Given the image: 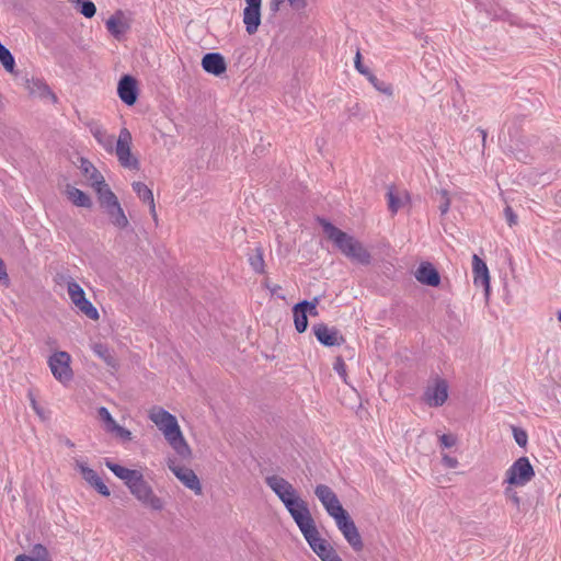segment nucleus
<instances>
[{"label": "nucleus", "mask_w": 561, "mask_h": 561, "mask_svg": "<svg viewBox=\"0 0 561 561\" xmlns=\"http://www.w3.org/2000/svg\"><path fill=\"white\" fill-rule=\"evenodd\" d=\"M131 134L127 128H122L116 141L115 153L122 167L138 170L139 161L131 154Z\"/></svg>", "instance_id": "obj_9"}, {"label": "nucleus", "mask_w": 561, "mask_h": 561, "mask_svg": "<svg viewBox=\"0 0 561 561\" xmlns=\"http://www.w3.org/2000/svg\"><path fill=\"white\" fill-rule=\"evenodd\" d=\"M415 278L423 285L437 287L440 284V276L434 265L430 262H423L414 273Z\"/></svg>", "instance_id": "obj_18"}, {"label": "nucleus", "mask_w": 561, "mask_h": 561, "mask_svg": "<svg viewBox=\"0 0 561 561\" xmlns=\"http://www.w3.org/2000/svg\"><path fill=\"white\" fill-rule=\"evenodd\" d=\"M130 493L145 506L153 511H162L164 507L163 501L153 493L152 488L145 480L141 472L127 485Z\"/></svg>", "instance_id": "obj_5"}, {"label": "nucleus", "mask_w": 561, "mask_h": 561, "mask_svg": "<svg viewBox=\"0 0 561 561\" xmlns=\"http://www.w3.org/2000/svg\"><path fill=\"white\" fill-rule=\"evenodd\" d=\"M25 88L33 96L41 99H51L56 101V95L51 92L49 87L41 79L32 78L26 80Z\"/></svg>", "instance_id": "obj_23"}, {"label": "nucleus", "mask_w": 561, "mask_h": 561, "mask_svg": "<svg viewBox=\"0 0 561 561\" xmlns=\"http://www.w3.org/2000/svg\"><path fill=\"white\" fill-rule=\"evenodd\" d=\"M439 440H440V444L446 447V448H449V447H453L455 444H456V438L455 436L450 435V434H443L440 437H439Z\"/></svg>", "instance_id": "obj_47"}, {"label": "nucleus", "mask_w": 561, "mask_h": 561, "mask_svg": "<svg viewBox=\"0 0 561 561\" xmlns=\"http://www.w3.org/2000/svg\"><path fill=\"white\" fill-rule=\"evenodd\" d=\"M448 398V385L445 380H438L425 392V400L431 407L443 405Z\"/></svg>", "instance_id": "obj_20"}, {"label": "nucleus", "mask_w": 561, "mask_h": 561, "mask_svg": "<svg viewBox=\"0 0 561 561\" xmlns=\"http://www.w3.org/2000/svg\"><path fill=\"white\" fill-rule=\"evenodd\" d=\"M333 519L335 520L336 527L342 533L348 545L355 551L363 550L364 543L362 537L350 514L346 511H344L342 515L340 514Z\"/></svg>", "instance_id": "obj_11"}, {"label": "nucleus", "mask_w": 561, "mask_h": 561, "mask_svg": "<svg viewBox=\"0 0 561 561\" xmlns=\"http://www.w3.org/2000/svg\"><path fill=\"white\" fill-rule=\"evenodd\" d=\"M60 443L64 444L65 446L69 447V448H73L75 447V444L73 442H71L68 437H60Z\"/></svg>", "instance_id": "obj_51"}, {"label": "nucleus", "mask_w": 561, "mask_h": 561, "mask_svg": "<svg viewBox=\"0 0 561 561\" xmlns=\"http://www.w3.org/2000/svg\"><path fill=\"white\" fill-rule=\"evenodd\" d=\"M0 283L4 286H9V284H10L7 267H5L4 261L2 259H0Z\"/></svg>", "instance_id": "obj_45"}, {"label": "nucleus", "mask_w": 561, "mask_h": 561, "mask_svg": "<svg viewBox=\"0 0 561 561\" xmlns=\"http://www.w3.org/2000/svg\"><path fill=\"white\" fill-rule=\"evenodd\" d=\"M248 256V261L252 270L259 274L264 273L265 263L263 250L260 247H256L249 252Z\"/></svg>", "instance_id": "obj_33"}, {"label": "nucleus", "mask_w": 561, "mask_h": 561, "mask_svg": "<svg viewBox=\"0 0 561 561\" xmlns=\"http://www.w3.org/2000/svg\"><path fill=\"white\" fill-rule=\"evenodd\" d=\"M307 306L308 301L304 300L294 307L295 328L299 333L305 332L308 327Z\"/></svg>", "instance_id": "obj_29"}, {"label": "nucleus", "mask_w": 561, "mask_h": 561, "mask_svg": "<svg viewBox=\"0 0 561 561\" xmlns=\"http://www.w3.org/2000/svg\"><path fill=\"white\" fill-rule=\"evenodd\" d=\"M318 222L330 241L339 251L352 262L368 265L371 260L367 249L353 236L342 231L324 218H318Z\"/></svg>", "instance_id": "obj_1"}, {"label": "nucleus", "mask_w": 561, "mask_h": 561, "mask_svg": "<svg viewBox=\"0 0 561 561\" xmlns=\"http://www.w3.org/2000/svg\"><path fill=\"white\" fill-rule=\"evenodd\" d=\"M203 69L211 75H222L227 67L224 57L219 53H208L202 59Z\"/></svg>", "instance_id": "obj_22"}, {"label": "nucleus", "mask_w": 561, "mask_h": 561, "mask_svg": "<svg viewBox=\"0 0 561 561\" xmlns=\"http://www.w3.org/2000/svg\"><path fill=\"white\" fill-rule=\"evenodd\" d=\"M334 369L342 377H344L346 375L345 364H344V362L341 358L336 359V362L334 364Z\"/></svg>", "instance_id": "obj_49"}, {"label": "nucleus", "mask_w": 561, "mask_h": 561, "mask_svg": "<svg viewBox=\"0 0 561 561\" xmlns=\"http://www.w3.org/2000/svg\"><path fill=\"white\" fill-rule=\"evenodd\" d=\"M14 561H33L28 558V556H25V554H20L15 558Z\"/></svg>", "instance_id": "obj_53"}, {"label": "nucleus", "mask_w": 561, "mask_h": 561, "mask_svg": "<svg viewBox=\"0 0 561 561\" xmlns=\"http://www.w3.org/2000/svg\"><path fill=\"white\" fill-rule=\"evenodd\" d=\"M31 553L28 558L33 561H50L48 550L43 545H35Z\"/></svg>", "instance_id": "obj_37"}, {"label": "nucleus", "mask_w": 561, "mask_h": 561, "mask_svg": "<svg viewBox=\"0 0 561 561\" xmlns=\"http://www.w3.org/2000/svg\"><path fill=\"white\" fill-rule=\"evenodd\" d=\"M70 2L77 4L78 11L88 19L96 13V7L91 0H70Z\"/></svg>", "instance_id": "obj_36"}, {"label": "nucleus", "mask_w": 561, "mask_h": 561, "mask_svg": "<svg viewBox=\"0 0 561 561\" xmlns=\"http://www.w3.org/2000/svg\"><path fill=\"white\" fill-rule=\"evenodd\" d=\"M0 62L9 73H14L15 60L11 51L0 42Z\"/></svg>", "instance_id": "obj_34"}, {"label": "nucleus", "mask_w": 561, "mask_h": 561, "mask_svg": "<svg viewBox=\"0 0 561 561\" xmlns=\"http://www.w3.org/2000/svg\"><path fill=\"white\" fill-rule=\"evenodd\" d=\"M31 404H32V408L34 409V411L41 416L42 415V410L37 405V402H36V400L34 398L31 400Z\"/></svg>", "instance_id": "obj_52"}, {"label": "nucleus", "mask_w": 561, "mask_h": 561, "mask_svg": "<svg viewBox=\"0 0 561 561\" xmlns=\"http://www.w3.org/2000/svg\"><path fill=\"white\" fill-rule=\"evenodd\" d=\"M312 329L317 340L324 346H340L345 341L336 328H330L327 324L319 323L313 325Z\"/></svg>", "instance_id": "obj_15"}, {"label": "nucleus", "mask_w": 561, "mask_h": 561, "mask_svg": "<svg viewBox=\"0 0 561 561\" xmlns=\"http://www.w3.org/2000/svg\"><path fill=\"white\" fill-rule=\"evenodd\" d=\"M118 96L127 105H134L137 101L136 80L130 76H124L117 88Z\"/></svg>", "instance_id": "obj_21"}, {"label": "nucleus", "mask_w": 561, "mask_h": 561, "mask_svg": "<svg viewBox=\"0 0 561 561\" xmlns=\"http://www.w3.org/2000/svg\"><path fill=\"white\" fill-rule=\"evenodd\" d=\"M317 305H318V298H314L313 301H308L307 313H309L310 316H317L318 314Z\"/></svg>", "instance_id": "obj_50"}, {"label": "nucleus", "mask_w": 561, "mask_h": 561, "mask_svg": "<svg viewBox=\"0 0 561 561\" xmlns=\"http://www.w3.org/2000/svg\"><path fill=\"white\" fill-rule=\"evenodd\" d=\"M66 194L68 199L78 207L90 208L92 206L90 196L75 186L68 185Z\"/></svg>", "instance_id": "obj_28"}, {"label": "nucleus", "mask_w": 561, "mask_h": 561, "mask_svg": "<svg viewBox=\"0 0 561 561\" xmlns=\"http://www.w3.org/2000/svg\"><path fill=\"white\" fill-rule=\"evenodd\" d=\"M81 169L85 176L91 181V186L104 179L89 160H81Z\"/></svg>", "instance_id": "obj_35"}, {"label": "nucleus", "mask_w": 561, "mask_h": 561, "mask_svg": "<svg viewBox=\"0 0 561 561\" xmlns=\"http://www.w3.org/2000/svg\"><path fill=\"white\" fill-rule=\"evenodd\" d=\"M440 197H442V201H440V205H439V211L442 215H446L448 213L449 206H450V199H449L447 191H442Z\"/></svg>", "instance_id": "obj_42"}, {"label": "nucleus", "mask_w": 561, "mask_h": 561, "mask_svg": "<svg viewBox=\"0 0 561 561\" xmlns=\"http://www.w3.org/2000/svg\"><path fill=\"white\" fill-rule=\"evenodd\" d=\"M93 353L100 357L108 367L116 368L117 360L113 351L103 343H94L92 345Z\"/></svg>", "instance_id": "obj_30"}, {"label": "nucleus", "mask_w": 561, "mask_h": 561, "mask_svg": "<svg viewBox=\"0 0 561 561\" xmlns=\"http://www.w3.org/2000/svg\"><path fill=\"white\" fill-rule=\"evenodd\" d=\"M107 31L117 39H119L130 27L126 14L122 10H117L105 22Z\"/></svg>", "instance_id": "obj_17"}, {"label": "nucleus", "mask_w": 561, "mask_h": 561, "mask_svg": "<svg viewBox=\"0 0 561 561\" xmlns=\"http://www.w3.org/2000/svg\"><path fill=\"white\" fill-rule=\"evenodd\" d=\"M67 291L71 302L80 312L91 320L99 319V311L91 301L85 298L83 288L71 277L67 280Z\"/></svg>", "instance_id": "obj_7"}, {"label": "nucleus", "mask_w": 561, "mask_h": 561, "mask_svg": "<svg viewBox=\"0 0 561 561\" xmlns=\"http://www.w3.org/2000/svg\"><path fill=\"white\" fill-rule=\"evenodd\" d=\"M75 467L76 469L79 470L82 478L91 486H93L100 494H102L103 496H108L111 494L108 488L104 484L99 474L92 468H90L84 461L76 459Z\"/></svg>", "instance_id": "obj_16"}, {"label": "nucleus", "mask_w": 561, "mask_h": 561, "mask_svg": "<svg viewBox=\"0 0 561 561\" xmlns=\"http://www.w3.org/2000/svg\"><path fill=\"white\" fill-rule=\"evenodd\" d=\"M443 463L445 467L454 469L458 466V460L455 457H450L448 455L443 456Z\"/></svg>", "instance_id": "obj_48"}, {"label": "nucleus", "mask_w": 561, "mask_h": 561, "mask_svg": "<svg viewBox=\"0 0 561 561\" xmlns=\"http://www.w3.org/2000/svg\"><path fill=\"white\" fill-rule=\"evenodd\" d=\"M473 284L484 288L485 293L490 289V275L485 262L477 254L472 256Z\"/></svg>", "instance_id": "obj_19"}, {"label": "nucleus", "mask_w": 561, "mask_h": 561, "mask_svg": "<svg viewBox=\"0 0 561 561\" xmlns=\"http://www.w3.org/2000/svg\"><path fill=\"white\" fill-rule=\"evenodd\" d=\"M504 494L510 501H512L515 504V506H519L520 499L517 495V492L514 491L511 485L505 489Z\"/></svg>", "instance_id": "obj_43"}, {"label": "nucleus", "mask_w": 561, "mask_h": 561, "mask_svg": "<svg viewBox=\"0 0 561 561\" xmlns=\"http://www.w3.org/2000/svg\"><path fill=\"white\" fill-rule=\"evenodd\" d=\"M100 419L105 423L106 432H110L117 423L111 415L110 411L105 407H101L98 410Z\"/></svg>", "instance_id": "obj_39"}, {"label": "nucleus", "mask_w": 561, "mask_h": 561, "mask_svg": "<svg viewBox=\"0 0 561 561\" xmlns=\"http://www.w3.org/2000/svg\"><path fill=\"white\" fill-rule=\"evenodd\" d=\"M108 433H113L123 442H129L133 439L131 432L118 424H116Z\"/></svg>", "instance_id": "obj_40"}, {"label": "nucleus", "mask_w": 561, "mask_h": 561, "mask_svg": "<svg viewBox=\"0 0 561 561\" xmlns=\"http://www.w3.org/2000/svg\"><path fill=\"white\" fill-rule=\"evenodd\" d=\"M110 219H111V222L119 228V229H124L128 226L129 221L123 210V208L121 207L119 203H117L115 206L108 208L106 210Z\"/></svg>", "instance_id": "obj_32"}, {"label": "nucleus", "mask_w": 561, "mask_h": 561, "mask_svg": "<svg viewBox=\"0 0 561 561\" xmlns=\"http://www.w3.org/2000/svg\"><path fill=\"white\" fill-rule=\"evenodd\" d=\"M70 363L71 357L65 351L56 352L48 358V366L53 376L62 385L69 383L73 378Z\"/></svg>", "instance_id": "obj_8"}, {"label": "nucleus", "mask_w": 561, "mask_h": 561, "mask_svg": "<svg viewBox=\"0 0 561 561\" xmlns=\"http://www.w3.org/2000/svg\"><path fill=\"white\" fill-rule=\"evenodd\" d=\"M296 524L310 548L322 561H342L332 546L320 536L311 513L296 522Z\"/></svg>", "instance_id": "obj_4"}, {"label": "nucleus", "mask_w": 561, "mask_h": 561, "mask_svg": "<svg viewBox=\"0 0 561 561\" xmlns=\"http://www.w3.org/2000/svg\"><path fill=\"white\" fill-rule=\"evenodd\" d=\"M314 494L332 518H335L340 514L342 515V513L345 511L341 505L336 494L330 486L325 484H319L314 489Z\"/></svg>", "instance_id": "obj_13"}, {"label": "nucleus", "mask_w": 561, "mask_h": 561, "mask_svg": "<svg viewBox=\"0 0 561 561\" xmlns=\"http://www.w3.org/2000/svg\"><path fill=\"white\" fill-rule=\"evenodd\" d=\"M504 215L511 227L517 224V216L510 206L504 209Z\"/></svg>", "instance_id": "obj_46"}, {"label": "nucleus", "mask_w": 561, "mask_h": 561, "mask_svg": "<svg viewBox=\"0 0 561 561\" xmlns=\"http://www.w3.org/2000/svg\"><path fill=\"white\" fill-rule=\"evenodd\" d=\"M388 207L392 214H396L409 199L405 191H397L393 187L388 188Z\"/></svg>", "instance_id": "obj_27"}, {"label": "nucleus", "mask_w": 561, "mask_h": 561, "mask_svg": "<svg viewBox=\"0 0 561 561\" xmlns=\"http://www.w3.org/2000/svg\"><path fill=\"white\" fill-rule=\"evenodd\" d=\"M131 134L127 128H122L116 141L115 153L122 167L138 170L139 161L131 154Z\"/></svg>", "instance_id": "obj_10"}, {"label": "nucleus", "mask_w": 561, "mask_h": 561, "mask_svg": "<svg viewBox=\"0 0 561 561\" xmlns=\"http://www.w3.org/2000/svg\"><path fill=\"white\" fill-rule=\"evenodd\" d=\"M557 318H558V320L561 322V310L558 312Z\"/></svg>", "instance_id": "obj_55"}, {"label": "nucleus", "mask_w": 561, "mask_h": 561, "mask_svg": "<svg viewBox=\"0 0 561 561\" xmlns=\"http://www.w3.org/2000/svg\"><path fill=\"white\" fill-rule=\"evenodd\" d=\"M512 430H513V436H514L516 444L520 447H525L528 442V435H527L526 431H524L523 428L516 427V426H513Z\"/></svg>", "instance_id": "obj_41"}, {"label": "nucleus", "mask_w": 561, "mask_h": 561, "mask_svg": "<svg viewBox=\"0 0 561 561\" xmlns=\"http://www.w3.org/2000/svg\"><path fill=\"white\" fill-rule=\"evenodd\" d=\"M478 133L480 134V136L482 137V141L483 144L485 142V139H486V131L484 129H481L479 128L478 129Z\"/></svg>", "instance_id": "obj_54"}, {"label": "nucleus", "mask_w": 561, "mask_h": 561, "mask_svg": "<svg viewBox=\"0 0 561 561\" xmlns=\"http://www.w3.org/2000/svg\"><path fill=\"white\" fill-rule=\"evenodd\" d=\"M92 187L95 190L99 197V202L105 210L115 206L118 203L117 197L110 190L104 179L100 182H96Z\"/></svg>", "instance_id": "obj_24"}, {"label": "nucleus", "mask_w": 561, "mask_h": 561, "mask_svg": "<svg viewBox=\"0 0 561 561\" xmlns=\"http://www.w3.org/2000/svg\"><path fill=\"white\" fill-rule=\"evenodd\" d=\"M265 483L278 496L295 523L310 513L308 504L299 497L293 484L283 477L267 476Z\"/></svg>", "instance_id": "obj_3"}, {"label": "nucleus", "mask_w": 561, "mask_h": 561, "mask_svg": "<svg viewBox=\"0 0 561 561\" xmlns=\"http://www.w3.org/2000/svg\"><path fill=\"white\" fill-rule=\"evenodd\" d=\"M354 62H355V68L357 69L358 72H360L364 76H367L370 73L368 68L364 67V65L362 64V56H360L359 50H357V53H356Z\"/></svg>", "instance_id": "obj_44"}, {"label": "nucleus", "mask_w": 561, "mask_h": 561, "mask_svg": "<svg viewBox=\"0 0 561 561\" xmlns=\"http://www.w3.org/2000/svg\"><path fill=\"white\" fill-rule=\"evenodd\" d=\"M91 133L96 141L107 151L113 152L114 150V136L107 134L102 126H94L91 128Z\"/></svg>", "instance_id": "obj_31"}, {"label": "nucleus", "mask_w": 561, "mask_h": 561, "mask_svg": "<svg viewBox=\"0 0 561 561\" xmlns=\"http://www.w3.org/2000/svg\"><path fill=\"white\" fill-rule=\"evenodd\" d=\"M105 466L121 480L124 481L126 486L138 476L140 471L125 468L111 460H105Z\"/></svg>", "instance_id": "obj_26"}, {"label": "nucleus", "mask_w": 561, "mask_h": 561, "mask_svg": "<svg viewBox=\"0 0 561 561\" xmlns=\"http://www.w3.org/2000/svg\"><path fill=\"white\" fill-rule=\"evenodd\" d=\"M149 419L161 431L165 440L182 459L191 458L192 450L174 415L162 408L154 407L149 411Z\"/></svg>", "instance_id": "obj_2"}, {"label": "nucleus", "mask_w": 561, "mask_h": 561, "mask_svg": "<svg viewBox=\"0 0 561 561\" xmlns=\"http://www.w3.org/2000/svg\"><path fill=\"white\" fill-rule=\"evenodd\" d=\"M535 470L527 457L515 460L505 472L504 483L511 486H524L533 480Z\"/></svg>", "instance_id": "obj_6"}, {"label": "nucleus", "mask_w": 561, "mask_h": 561, "mask_svg": "<svg viewBox=\"0 0 561 561\" xmlns=\"http://www.w3.org/2000/svg\"><path fill=\"white\" fill-rule=\"evenodd\" d=\"M133 190L137 194V196L144 202L149 204L150 206V214L153 218V220L158 221V215L156 211V205H154V198L152 191L142 182H134L133 183Z\"/></svg>", "instance_id": "obj_25"}, {"label": "nucleus", "mask_w": 561, "mask_h": 561, "mask_svg": "<svg viewBox=\"0 0 561 561\" xmlns=\"http://www.w3.org/2000/svg\"><path fill=\"white\" fill-rule=\"evenodd\" d=\"M369 82L381 93L391 95L392 94V88L391 85L380 81L375 75L371 72L366 76Z\"/></svg>", "instance_id": "obj_38"}, {"label": "nucleus", "mask_w": 561, "mask_h": 561, "mask_svg": "<svg viewBox=\"0 0 561 561\" xmlns=\"http://www.w3.org/2000/svg\"><path fill=\"white\" fill-rule=\"evenodd\" d=\"M245 8L243 9V23L248 34L256 33L261 24V5L262 0H244Z\"/></svg>", "instance_id": "obj_14"}, {"label": "nucleus", "mask_w": 561, "mask_h": 561, "mask_svg": "<svg viewBox=\"0 0 561 561\" xmlns=\"http://www.w3.org/2000/svg\"><path fill=\"white\" fill-rule=\"evenodd\" d=\"M168 468L187 489L192 490L196 495L202 494L201 481L192 469L178 465L175 459L171 458L168 460Z\"/></svg>", "instance_id": "obj_12"}]
</instances>
